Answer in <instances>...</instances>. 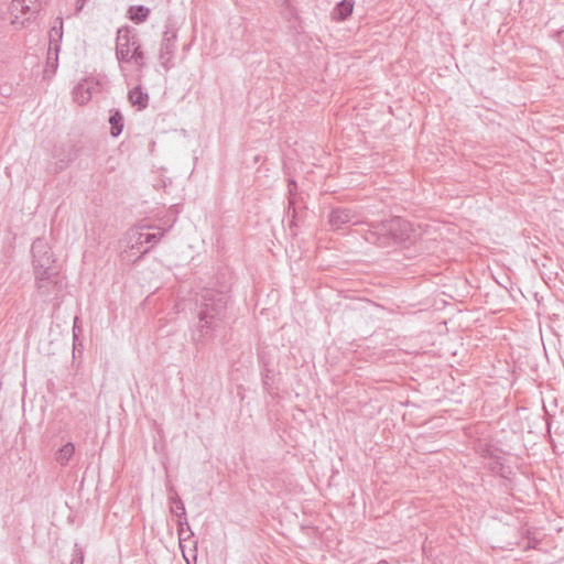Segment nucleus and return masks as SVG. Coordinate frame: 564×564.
Returning <instances> with one entry per match:
<instances>
[{"label":"nucleus","mask_w":564,"mask_h":564,"mask_svg":"<svg viewBox=\"0 0 564 564\" xmlns=\"http://www.w3.org/2000/svg\"><path fill=\"white\" fill-rule=\"evenodd\" d=\"M228 301L229 295L226 292L213 288H205L197 294L198 323L194 333L196 343H207L221 327L226 317Z\"/></svg>","instance_id":"f257e3e1"},{"label":"nucleus","mask_w":564,"mask_h":564,"mask_svg":"<svg viewBox=\"0 0 564 564\" xmlns=\"http://www.w3.org/2000/svg\"><path fill=\"white\" fill-rule=\"evenodd\" d=\"M36 286L42 295H50L59 289L61 278L51 247L43 238H37L31 247Z\"/></svg>","instance_id":"f03ea898"},{"label":"nucleus","mask_w":564,"mask_h":564,"mask_svg":"<svg viewBox=\"0 0 564 564\" xmlns=\"http://www.w3.org/2000/svg\"><path fill=\"white\" fill-rule=\"evenodd\" d=\"M80 151V147L74 141L55 144L52 149V158L56 160L54 173L65 170L73 163Z\"/></svg>","instance_id":"7ed1b4c3"},{"label":"nucleus","mask_w":564,"mask_h":564,"mask_svg":"<svg viewBox=\"0 0 564 564\" xmlns=\"http://www.w3.org/2000/svg\"><path fill=\"white\" fill-rule=\"evenodd\" d=\"M137 34L129 26L119 28L116 39V57L119 63H130V46L132 48L137 44Z\"/></svg>","instance_id":"20e7f679"},{"label":"nucleus","mask_w":564,"mask_h":564,"mask_svg":"<svg viewBox=\"0 0 564 564\" xmlns=\"http://www.w3.org/2000/svg\"><path fill=\"white\" fill-rule=\"evenodd\" d=\"M362 220L359 217L357 209L347 207L334 208L328 216V224L333 230L343 229L348 224H359Z\"/></svg>","instance_id":"39448f33"},{"label":"nucleus","mask_w":564,"mask_h":564,"mask_svg":"<svg viewBox=\"0 0 564 564\" xmlns=\"http://www.w3.org/2000/svg\"><path fill=\"white\" fill-rule=\"evenodd\" d=\"M389 230H390V218L371 223L370 228L365 234L366 241L373 243L381 248L390 247V238H389Z\"/></svg>","instance_id":"423d86ee"},{"label":"nucleus","mask_w":564,"mask_h":564,"mask_svg":"<svg viewBox=\"0 0 564 564\" xmlns=\"http://www.w3.org/2000/svg\"><path fill=\"white\" fill-rule=\"evenodd\" d=\"M41 4L39 0H12L11 2V14L14 17L12 23L24 24V21H29L40 11Z\"/></svg>","instance_id":"0eeeda50"},{"label":"nucleus","mask_w":564,"mask_h":564,"mask_svg":"<svg viewBox=\"0 0 564 564\" xmlns=\"http://www.w3.org/2000/svg\"><path fill=\"white\" fill-rule=\"evenodd\" d=\"M411 232L412 226L408 220L398 216L390 218V246L406 241L410 239Z\"/></svg>","instance_id":"6e6552de"},{"label":"nucleus","mask_w":564,"mask_h":564,"mask_svg":"<svg viewBox=\"0 0 564 564\" xmlns=\"http://www.w3.org/2000/svg\"><path fill=\"white\" fill-rule=\"evenodd\" d=\"M175 41H176V34L175 33H169L167 31L164 32L161 47H160V54L159 58L161 61V65L169 70L172 67V58L175 51Z\"/></svg>","instance_id":"1a4fd4ad"},{"label":"nucleus","mask_w":564,"mask_h":564,"mask_svg":"<svg viewBox=\"0 0 564 564\" xmlns=\"http://www.w3.org/2000/svg\"><path fill=\"white\" fill-rule=\"evenodd\" d=\"M144 228H147L145 226H139V227H133V228H130L128 231H127V241H128V249L129 250H124L123 252V259H128L129 257V251H133V250H140V247L143 246L144 243H147L143 239L144 237Z\"/></svg>","instance_id":"9d476101"},{"label":"nucleus","mask_w":564,"mask_h":564,"mask_svg":"<svg viewBox=\"0 0 564 564\" xmlns=\"http://www.w3.org/2000/svg\"><path fill=\"white\" fill-rule=\"evenodd\" d=\"M58 52H59L58 44H56L54 46H52V45L48 46L46 65H45L44 75H43V77L45 79L52 78L56 73V69L58 66Z\"/></svg>","instance_id":"9b49d317"},{"label":"nucleus","mask_w":564,"mask_h":564,"mask_svg":"<svg viewBox=\"0 0 564 564\" xmlns=\"http://www.w3.org/2000/svg\"><path fill=\"white\" fill-rule=\"evenodd\" d=\"M355 1L354 0H341L338 2L332 11V18L335 21H345L352 14Z\"/></svg>","instance_id":"f8f14e48"},{"label":"nucleus","mask_w":564,"mask_h":564,"mask_svg":"<svg viewBox=\"0 0 564 564\" xmlns=\"http://www.w3.org/2000/svg\"><path fill=\"white\" fill-rule=\"evenodd\" d=\"M128 100L133 107H137L139 110H143L148 107L149 95L143 91L140 86H137L129 90Z\"/></svg>","instance_id":"ddd939ff"},{"label":"nucleus","mask_w":564,"mask_h":564,"mask_svg":"<svg viewBox=\"0 0 564 564\" xmlns=\"http://www.w3.org/2000/svg\"><path fill=\"white\" fill-rule=\"evenodd\" d=\"M74 455L75 444L72 442H67L65 445H63L56 451L55 460L59 466L65 467L68 465Z\"/></svg>","instance_id":"4468645a"},{"label":"nucleus","mask_w":564,"mask_h":564,"mask_svg":"<svg viewBox=\"0 0 564 564\" xmlns=\"http://www.w3.org/2000/svg\"><path fill=\"white\" fill-rule=\"evenodd\" d=\"M110 134L117 138L123 130V116L119 109H112L109 117Z\"/></svg>","instance_id":"2eb2a0df"},{"label":"nucleus","mask_w":564,"mask_h":564,"mask_svg":"<svg viewBox=\"0 0 564 564\" xmlns=\"http://www.w3.org/2000/svg\"><path fill=\"white\" fill-rule=\"evenodd\" d=\"M169 490L172 494L169 497L171 512L175 514L178 519L186 517L185 506L182 499L180 498V496L177 495L173 487H170Z\"/></svg>","instance_id":"dca6fc26"},{"label":"nucleus","mask_w":564,"mask_h":564,"mask_svg":"<svg viewBox=\"0 0 564 564\" xmlns=\"http://www.w3.org/2000/svg\"><path fill=\"white\" fill-rule=\"evenodd\" d=\"M149 14L150 9L144 6H130L128 9L129 19L137 24L147 21Z\"/></svg>","instance_id":"f3484780"},{"label":"nucleus","mask_w":564,"mask_h":564,"mask_svg":"<svg viewBox=\"0 0 564 564\" xmlns=\"http://www.w3.org/2000/svg\"><path fill=\"white\" fill-rule=\"evenodd\" d=\"M177 532L180 541H186L193 536V531L189 528L186 517L177 520Z\"/></svg>","instance_id":"a211bd4d"},{"label":"nucleus","mask_w":564,"mask_h":564,"mask_svg":"<svg viewBox=\"0 0 564 564\" xmlns=\"http://www.w3.org/2000/svg\"><path fill=\"white\" fill-rule=\"evenodd\" d=\"M129 57L131 58V62L138 65L139 68H143L145 66V55L138 41Z\"/></svg>","instance_id":"6ab92c4d"},{"label":"nucleus","mask_w":564,"mask_h":564,"mask_svg":"<svg viewBox=\"0 0 564 564\" xmlns=\"http://www.w3.org/2000/svg\"><path fill=\"white\" fill-rule=\"evenodd\" d=\"M91 98V93L89 88L84 84H78L75 88V99L79 104H85Z\"/></svg>","instance_id":"aec40b11"},{"label":"nucleus","mask_w":564,"mask_h":564,"mask_svg":"<svg viewBox=\"0 0 564 564\" xmlns=\"http://www.w3.org/2000/svg\"><path fill=\"white\" fill-rule=\"evenodd\" d=\"M58 21H59V28L53 26L50 31V45H52V46L58 44V42L62 40V36H63V31H62L63 21H62V19H58Z\"/></svg>","instance_id":"412c9836"},{"label":"nucleus","mask_w":564,"mask_h":564,"mask_svg":"<svg viewBox=\"0 0 564 564\" xmlns=\"http://www.w3.org/2000/svg\"><path fill=\"white\" fill-rule=\"evenodd\" d=\"M165 234V230H161L159 232H153V234H149V232H144V241L147 243H155L158 242Z\"/></svg>","instance_id":"4be33fe9"},{"label":"nucleus","mask_w":564,"mask_h":564,"mask_svg":"<svg viewBox=\"0 0 564 564\" xmlns=\"http://www.w3.org/2000/svg\"><path fill=\"white\" fill-rule=\"evenodd\" d=\"M84 563V556L82 551H78V553L74 554L70 564H83Z\"/></svg>","instance_id":"5701e85b"},{"label":"nucleus","mask_w":564,"mask_h":564,"mask_svg":"<svg viewBox=\"0 0 564 564\" xmlns=\"http://www.w3.org/2000/svg\"><path fill=\"white\" fill-rule=\"evenodd\" d=\"M262 381H263V386H264V387H268V386H269V383H270V380H269V371L264 375V377H263Z\"/></svg>","instance_id":"b1692460"},{"label":"nucleus","mask_w":564,"mask_h":564,"mask_svg":"<svg viewBox=\"0 0 564 564\" xmlns=\"http://www.w3.org/2000/svg\"><path fill=\"white\" fill-rule=\"evenodd\" d=\"M149 250H150V249H149V248H147V249H144L143 251H141V252H140V256L138 257V259H139V258H141L143 254L148 253V252H149Z\"/></svg>","instance_id":"393cba45"}]
</instances>
